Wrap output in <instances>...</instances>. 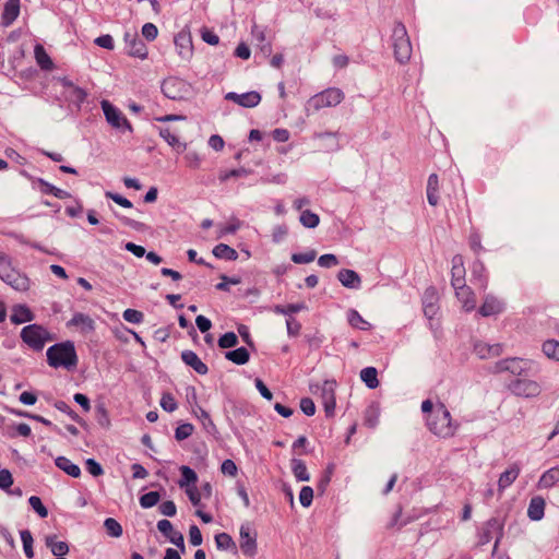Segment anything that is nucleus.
<instances>
[{"label":"nucleus","instance_id":"a18cd8bd","mask_svg":"<svg viewBox=\"0 0 559 559\" xmlns=\"http://www.w3.org/2000/svg\"><path fill=\"white\" fill-rule=\"evenodd\" d=\"M299 221L306 228H316L320 223V217L316 213L305 210L301 212Z\"/></svg>","mask_w":559,"mask_h":559},{"label":"nucleus","instance_id":"20e7f679","mask_svg":"<svg viewBox=\"0 0 559 559\" xmlns=\"http://www.w3.org/2000/svg\"><path fill=\"white\" fill-rule=\"evenodd\" d=\"M392 47L394 57L400 63H405L412 55V44L403 23L396 22L392 29Z\"/></svg>","mask_w":559,"mask_h":559},{"label":"nucleus","instance_id":"9d476101","mask_svg":"<svg viewBox=\"0 0 559 559\" xmlns=\"http://www.w3.org/2000/svg\"><path fill=\"white\" fill-rule=\"evenodd\" d=\"M532 367V361L522 358H508L496 362L495 371H509L514 376L526 374Z\"/></svg>","mask_w":559,"mask_h":559},{"label":"nucleus","instance_id":"7ed1b4c3","mask_svg":"<svg viewBox=\"0 0 559 559\" xmlns=\"http://www.w3.org/2000/svg\"><path fill=\"white\" fill-rule=\"evenodd\" d=\"M344 99V93L338 88H328L310 97L306 105L305 111L307 116L329 107H335Z\"/></svg>","mask_w":559,"mask_h":559},{"label":"nucleus","instance_id":"f03ea898","mask_svg":"<svg viewBox=\"0 0 559 559\" xmlns=\"http://www.w3.org/2000/svg\"><path fill=\"white\" fill-rule=\"evenodd\" d=\"M47 361L53 368L71 369L78 364L74 344L70 341L55 344L47 349Z\"/></svg>","mask_w":559,"mask_h":559},{"label":"nucleus","instance_id":"e433bc0d","mask_svg":"<svg viewBox=\"0 0 559 559\" xmlns=\"http://www.w3.org/2000/svg\"><path fill=\"white\" fill-rule=\"evenodd\" d=\"M35 59L38 66L44 70H51L53 63L41 45H36L34 48Z\"/></svg>","mask_w":559,"mask_h":559},{"label":"nucleus","instance_id":"ddd939ff","mask_svg":"<svg viewBox=\"0 0 559 559\" xmlns=\"http://www.w3.org/2000/svg\"><path fill=\"white\" fill-rule=\"evenodd\" d=\"M124 43L127 45V53L132 57L145 59L147 57V47L135 32H126Z\"/></svg>","mask_w":559,"mask_h":559},{"label":"nucleus","instance_id":"603ef678","mask_svg":"<svg viewBox=\"0 0 559 559\" xmlns=\"http://www.w3.org/2000/svg\"><path fill=\"white\" fill-rule=\"evenodd\" d=\"M317 257L316 250H309L304 253L292 254V261L297 264H307L312 262Z\"/></svg>","mask_w":559,"mask_h":559},{"label":"nucleus","instance_id":"bb28decb","mask_svg":"<svg viewBox=\"0 0 559 559\" xmlns=\"http://www.w3.org/2000/svg\"><path fill=\"white\" fill-rule=\"evenodd\" d=\"M35 318L34 313L31 309L25 305H15L12 308V313L10 320L14 324H22L25 322H31Z\"/></svg>","mask_w":559,"mask_h":559},{"label":"nucleus","instance_id":"4d7b16f0","mask_svg":"<svg viewBox=\"0 0 559 559\" xmlns=\"http://www.w3.org/2000/svg\"><path fill=\"white\" fill-rule=\"evenodd\" d=\"M238 344V337L234 332H227L222 335L218 340V346L221 348H230Z\"/></svg>","mask_w":559,"mask_h":559},{"label":"nucleus","instance_id":"c9c22d12","mask_svg":"<svg viewBox=\"0 0 559 559\" xmlns=\"http://www.w3.org/2000/svg\"><path fill=\"white\" fill-rule=\"evenodd\" d=\"M180 472H181V478L178 481V485L181 488L186 489V488H188V486H195V483L198 480V475L192 468L183 465L180 467Z\"/></svg>","mask_w":559,"mask_h":559},{"label":"nucleus","instance_id":"09e8293b","mask_svg":"<svg viewBox=\"0 0 559 559\" xmlns=\"http://www.w3.org/2000/svg\"><path fill=\"white\" fill-rule=\"evenodd\" d=\"M485 265L480 261H475L472 267V276L478 281L480 287L485 288L487 285V280L484 276Z\"/></svg>","mask_w":559,"mask_h":559},{"label":"nucleus","instance_id":"13d9d810","mask_svg":"<svg viewBox=\"0 0 559 559\" xmlns=\"http://www.w3.org/2000/svg\"><path fill=\"white\" fill-rule=\"evenodd\" d=\"M193 430H194L193 425L188 424V423L181 424L176 428L175 438L178 441H182V440L189 438L192 435Z\"/></svg>","mask_w":559,"mask_h":559},{"label":"nucleus","instance_id":"052dcab7","mask_svg":"<svg viewBox=\"0 0 559 559\" xmlns=\"http://www.w3.org/2000/svg\"><path fill=\"white\" fill-rule=\"evenodd\" d=\"M185 159L187 162V166L192 169L199 168L202 163V156L195 151L188 152L185 155Z\"/></svg>","mask_w":559,"mask_h":559},{"label":"nucleus","instance_id":"5fc2aeb1","mask_svg":"<svg viewBox=\"0 0 559 559\" xmlns=\"http://www.w3.org/2000/svg\"><path fill=\"white\" fill-rule=\"evenodd\" d=\"M28 502H29V506L32 507V509L40 516V518H47L48 515V510L47 508L43 504L41 500L39 497L37 496H32L29 497L28 499Z\"/></svg>","mask_w":559,"mask_h":559},{"label":"nucleus","instance_id":"58836bf2","mask_svg":"<svg viewBox=\"0 0 559 559\" xmlns=\"http://www.w3.org/2000/svg\"><path fill=\"white\" fill-rule=\"evenodd\" d=\"M225 358L237 365H245L248 362L250 355L245 347H239L234 350H229L225 354Z\"/></svg>","mask_w":559,"mask_h":559},{"label":"nucleus","instance_id":"2eb2a0df","mask_svg":"<svg viewBox=\"0 0 559 559\" xmlns=\"http://www.w3.org/2000/svg\"><path fill=\"white\" fill-rule=\"evenodd\" d=\"M175 46L178 55L183 60H190L193 55L192 38L188 31H180L175 37Z\"/></svg>","mask_w":559,"mask_h":559},{"label":"nucleus","instance_id":"37998d69","mask_svg":"<svg viewBox=\"0 0 559 559\" xmlns=\"http://www.w3.org/2000/svg\"><path fill=\"white\" fill-rule=\"evenodd\" d=\"M38 182L41 186V192L46 194H52L61 200L70 198L69 192L52 186L51 183L45 181L44 179H39Z\"/></svg>","mask_w":559,"mask_h":559},{"label":"nucleus","instance_id":"4c0bfd02","mask_svg":"<svg viewBox=\"0 0 559 559\" xmlns=\"http://www.w3.org/2000/svg\"><path fill=\"white\" fill-rule=\"evenodd\" d=\"M360 379L369 389H376L379 385L378 372L373 367H366L360 371Z\"/></svg>","mask_w":559,"mask_h":559},{"label":"nucleus","instance_id":"864d4df0","mask_svg":"<svg viewBox=\"0 0 559 559\" xmlns=\"http://www.w3.org/2000/svg\"><path fill=\"white\" fill-rule=\"evenodd\" d=\"M96 418L99 426L103 428L110 427V418L106 407L103 404L96 406Z\"/></svg>","mask_w":559,"mask_h":559},{"label":"nucleus","instance_id":"bf43d9fd","mask_svg":"<svg viewBox=\"0 0 559 559\" xmlns=\"http://www.w3.org/2000/svg\"><path fill=\"white\" fill-rule=\"evenodd\" d=\"M313 500V489L310 486H304L299 492L300 504L305 508L311 506Z\"/></svg>","mask_w":559,"mask_h":559},{"label":"nucleus","instance_id":"6e6d98bb","mask_svg":"<svg viewBox=\"0 0 559 559\" xmlns=\"http://www.w3.org/2000/svg\"><path fill=\"white\" fill-rule=\"evenodd\" d=\"M249 173L250 171L248 169L241 167L238 169L222 171L219 174L218 178L222 182H225V181L229 180L230 178L248 176Z\"/></svg>","mask_w":559,"mask_h":559},{"label":"nucleus","instance_id":"412c9836","mask_svg":"<svg viewBox=\"0 0 559 559\" xmlns=\"http://www.w3.org/2000/svg\"><path fill=\"white\" fill-rule=\"evenodd\" d=\"M503 309L504 305L501 300L492 295H487L481 307L479 308V313L483 317H489L502 312Z\"/></svg>","mask_w":559,"mask_h":559},{"label":"nucleus","instance_id":"5701e85b","mask_svg":"<svg viewBox=\"0 0 559 559\" xmlns=\"http://www.w3.org/2000/svg\"><path fill=\"white\" fill-rule=\"evenodd\" d=\"M475 354L481 359H488L492 357H497L502 353L501 344L489 345L485 342H477L474 345Z\"/></svg>","mask_w":559,"mask_h":559},{"label":"nucleus","instance_id":"f257e3e1","mask_svg":"<svg viewBox=\"0 0 559 559\" xmlns=\"http://www.w3.org/2000/svg\"><path fill=\"white\" fill-rule=\"evenodd\" d=\"M421 412L426 414V426L428 430L441 439H449L455 436L460 424L453 420L447 406L431 400H425L421 403Z\"/></svg>","mask_w":559,"mask_h":559},{"label":"nucleus","instance_id":"b1692460","mask_svg":"<svg viewBox=\"0 0 559 559\" xmlns=\"http://www.w3.org/2000/svg\"><path fill=\"white\" fill-rule=\"evenodd\" d=\"M181 359L199 374H206L209 371L207 366L192 350H183L181 353Z\"/></svg>","mask_w":559,"mask_h":559},{"label":"nucleus","instance_id":"4468645a","mask_svg":"<svg viewBox=\"0 0 559 559\" xmlns=\"http://www.w3.org/2000/svg\"><path fill=\"white\" fill-rule=\"evenodd\" d=\"M335 388L336 382L326 380L324 381L318 389L320 390V395L322 400V404L324 406V411L326 416H333L335 409Z\"/></svg>","mask_w":559,"mask_h":559},{"label":"nucleus","instance_id":"de8ad7c7","mask_svg":"<svg viewBox=\"0 0 559 559\" xmlns=\"http://www.w3.org/2000/svg\"><path fill=\"white\" fill-rule=\"evenodd\" d=\"M107 534L111 537H120L122 535V526L112 518H108L104 522Z\"/></svg>","mask_w":559,"mask_h":559},{"label":"nucleus","instance_id":"680f3d73","mask_svg":"<svg viewBox=\"0 0 559 559\" xmlns=\"http://www.w3.org/2000/svg\"><path fill=\"white\" fill-rule=\"evenodd\" d=\"M122 317L126 321L130 323L139 324L143 321V313L135 309H127L123 311Z\"/></svg>","mask_w":559,"mask_h":559},{"label":"nucleus","instance_id":"c756f323","mask_svg":"<svg viewBox=\"0 0 559 559\" xmlns=\"http://www.w3.org/2000/svg\"><path fill=\"white\" fill-rule=\"evenodd\" d=\"M20 14V0H8L2 13V24L11 25Z\"/></svg>","mask_w":559,"mask_h":559},{"label":"nucleus","instance_id":"423d86ee","mask_svg":"<svg viewBox=\"0 0 559 559\" xmlns=\"http://www.w3.org/2000/svg\"><path fill=\"white\" fill-rule=\"evenodd\" d=\"M0 278L17 292H27L31 287L29 278L12 267L9 259L3 266H0Z\"/></svg>","mask_w":559,"mask_h":559},{"label":"nucleus","instance_id":"f704fd0d","mask_svg":"<svg viewBox=\"0 0 559 559\" xmlns=\"http://www.w3.org/2000/svg\"><path fill=\"white\" fill-rule=\"evenodd\" d=\"M213 254L218 259L235 261L238 258L237 251L225 243H219L213 248Z\"/></svg>","mask_w":559,"mask_h":559},{"label":"nucleus","instance_id":"f3484780","mask_svg":"<svg viewBox=\"0 0 559 559\" xmlns=\"http://www.w3.org/2000/svg\"><path fill=\"white\" fill-rule=\"evenodd\" d=\"M158 531L164 534L170 543L176 545L181 551H185V539L183 535L180 532L174 530V526L168 520H160L157 522Z\"/></svg>","mask_w":559,"mask_h":559},{"label":"nucleus","instance_id":"3c124183","mask_svg":"<svg viewBox=\"0 0 559 559\" xmlns=\"http://www.w3.org/2000/svg\"><path fill=\"white\" fill-rule=\"evenodd\" d=\"M159 493L157 491H150L140 498V504L144 509L154 507L159 501Z\"/></svg>","mask_w":559,"mask_h":559},{"label":"nucleus","instance_id":"a211bd4d","mask_svg":"<svg viewBox=\"0 0 559 559\" xmlns=\"http://www.w3.org/2000/svg\"><path fill=\"white\" fill-rule=\"evenodd\" d=\"M313 140L322 142L321 144L318 145L319 150H323L325 152H334L340 148L336 132H316L313 134Z\"/></svg>","mask_w":559,"mask_h":559},{"label":"nucleus","instance_id":"f8f14e48","mask_svg":"<svg viewBox=\"0 0 559 559\" xmlns=\"http://www.w3.org/2000/svg\"><path fill=\"white\" fill-rule=\"evenodd\" d=\"M66 325L68 329H74L84 336L94 333L96 330L95 320L90 314L83 312H74Z\"/></svg>","mask_w":559,"mask_h":559},{"label":"nucleus","instance_id":"aec40b11","mask_svg":"<svg viewBox=\"0 0 559 559\" xmlns=\"http://www.w3.org/2000/svg\"><path fill=\"white\" fill-rule=\"evenodd\" d=\"M454 290L457 299L462 304V307L464 308L465 311H472L475 309L476 298L471 287L463 285L454 288Z\"/></svg>","mask_w":559,"mask_h":559},{"label":"nucleus","instance_id":"4be33fe9","mask_svg":"<svg viewBox=\"0 0 559 559\" xmlns=\"http://www.w3.org/2000/svg\"><path fill=\"white\" fill-rule=\"evenodd\" d=\"M437 300H438L437 290L433 287L427 288L424 294L423 304H424V313L428 319H432L437 314V311H438Z\"/></svg>","mask_w":559,"mask_h":559},{"label":"nucleus","instance_id":"9b49d317","mask_svg":"<svg viewBox=\"0 0 559 559\" xmlns=\"http://www.w3.org/2000/svg\"><path fill=\"white\" fill-rule=\"evenodd\" d=\"M239 546L242 554L247 557H253L257 554V533L252 530L250 523H243L239 531Z\"/></svg>","mask_w":559,"mask_h":559},{"label":"nucleus","instance_id":"6ab92c4d","mask_svg":"<svg viewBox=\"0 0 559 559\" xmlns=\"http://www.w3.org/2000/svg\"><path fill=\"white\" fill-rule=\"evenodd\" d=\"M451 285L453 288L465 285V267L463 257L456 254L452 258Z\"/></svg>","mask_w":559,"mask_h":559},{"label":"nucleus","instance_id":"473e14b6","mask_svg":"<svg viewBox=\"0 0 559 559\" xmlns=\"http://www.w3.org/2000/svg\"><path fill=\"white\" fill-rule=\"evenodd\" d=\"M292 472L298 481L310 480V474L308 473L307 466L304 461L299 459H293L290 461Z\"/></svg>","mask_w":559,"mask_h":559},{"label":"nucleus","instance_id":"c85d7f7f","mask_svg":"<svg viewBox=\"0 0 559 559\" xmlns=\"http://www.w3.org/2000/svg\"><path fill=\"white\" fill-rule=\"evenodd\" d=\"M545 500L543 497H533L527 508V516L532 521H540L545 514Z\"/></svg>","mask_w":559,"mask_h":559},{"label":"nucleus","instance_id":"774afa93","mask_svg":"<svg viewBox=\"0 0 559 559\" xmlns=\"http://www.w3.org/2000/svg\"><path fill=\"white\" fill-rule=\"evenodd\" d=\"M142 35L147 40H154L158 35V29L153 23H146L142 27Z\"/></svg>","mask_w":559,"mask_h":559},{"label":"nucleus","instance_id":"79ce46f5","mask_svg":"<svg viewBox=\"0 0 559 559\" xmlns=\"http://www.w3.org/2000/svg\"><path fill=\"white\" fill-rule=\"evenodd\" d=\"M347 321L355 329L366 331L370 328V324L354 309L347 312Z\"/></svg>","mask_w":559,"mask_h":559},{"label":"nucleus","instance_id":"0eeeda50","mask_svg":"<svg viewBox=\"0 0 559 559\" xmlns=\"http://www.w3.org/2000/svg\"><path fill=\"white\" fill-rule=\"evenodd\" d=\"M21 337L34 350H41L45 344L50 341L48 331L38 324H29L23 328Z\"/></svg>","mask_w":559,"mask_h":559},{"label":"nucleus","instance_id":"0e129e2a","mask_svg":"<svg viewBox=\"0 0 559 559\" xmlns=\"http://www.w3.org/2000/svg\"><path fill=\"white\" fill-rule=\"evenodd\" d=\"M305 308H306V306L304 304H290L286 307L276 306L275 312L281 313V314H290V313L299 312V311L304 310Z\"/></svg>","mask_w":559,"mask_h":559},{"label":"nucleus","instance_id":"dca6fc26","mask_svg":"<svg viewBox=\"0 0 559 559\" xmlns=\"http://www.w3.org/2000/svg\"><path fill=\"white\" fill-rule=\"evenodd\" d=\"M225 98L246 108L255 107L261 102V95L255 91L247 92L243 94L229 92L226 94Z\"/></svg>","mask_w":559,"mask_h":559},{"label":"nucleus","instance_id":"39448f33","mask_svg":"<svg viewBox=\"0 0 559 559\" xmlns=\"http://www.w3.org/2000/svg\"><path fill=\"white\" fill-rule=\"evenodd\" d=\"M162 92L169 99L182 100L192 95V86L180 78L169 76L163 81Z\"/></svg>","mask_w":559,"mask_h":559},{"label":"nucleus","instance_id":"338daca9","mask_svg":"<svg viewBox=\"0 0 559 559\" xmlns=\"http://www.w3.org/2000/svg\"><path fill=\"white\" fill-rule=\"evenodd\" d=\"M105 195H106V198L112 200L115 203L119 204L122 207H126V209L132 207V203L128 199H126L124 197H122L118 193L107 191L105 193Z\"/></svg>","mask_w":559,"mask_h":559},{"label":"nucleus","instance_id":"6e6552de","mask_svg":"<svg viewBox=\"0 0 559 559\" xmlns=\"http://www.w3.org/2000/svg\"><path fill=\"white\" fill-rule=\"evenodd\" d=\"M102 109L104 111L106 121L115 129L120 131H129L132 132V126L126 118V116L114 105H111L108 100L104 99L100 103Z\"/></svg>","mask_w":559,"mask_h":559},{"label":"nucleus","instance_id":"e2e57ef3","mask_svg":"<svg viewBox=\"0 0 559 559\" xmlns=\"http://www.w3.org/2000/svg\"><path fill=\"white\" fill-rule=\"evenodd\" d=\"M160 406L164 411L171 413L177 408V403L170 393H164L160 399Z\"/></svg>","mask_w":559,"mask_h":559},{"label":"nucleus","instance_id":"c03bdc74","mask_svg":"<svg viewBox=\"0 0 559 559\" xmlns=\"http://www.w3.org/2000/svg\"><path fill=\"white\" fill-rule=\"evenodd\" d=\"M66 96L68 99L78 106H80L86 98V93L81 87H78L73 85L72 83H69V91H67Z\"/></svg>","mask_w":559,"mask_h":559},{"label":"nucleus","instance_id":"2f4dec72","mask_svg":"<svg viewBox=\"0 0 559 559\" xmlns=\"http://www.w3.org/2000/svg\"><path fill=\"white\" fill-rule=\"evenodd\" d=\"M158 134L164 139L171 147L182 152L187 148V144L179 141V138L171 132L169 128H159Z\"/></svg>","mask_w":559,"mask_h":559},{"label":"nucleus","instance_id":"7c9ffc66","mask_svg":"<svg viewBox=\"0 0 559 559\" xmlns=\"http://www.w3.org/2000/svg\"><path fill=\"white\" fill-rule=\"evenodd\" d=\"M559 481V466H554L543 473L538 480V488L549 489Z\"/></svg>","mask_w":559,"mask_h":559},{"label":"nucleus","instance_id":"1a4fd4ad","mask_svg":"<svg viewBox=\"0 0 559 559\" xmlns=\"http://www.w3.org/2000/svg\"><path fill=\"white\" fill-rule=\"evenodd\" d=\"M510 391L520 397L533 399L542 393V385L531 379L519 378L509 384Z\"/></svg>","mask_w":559,"mask_h":559},{"label":"nucleus","instance_id":"69168bd1","mask_svg":"<svg viewBox=\"0 0 559 559\" xmlns=\"http://www.w3.org/2000/svg\"><path fill=\"white\" fill-rule=\"evenodd\" d=\"M318 264L321 267L329 269V267L336 266L338 264V260H337L336 255H334L332 253H326V254L321 255L318 259Z\"/></svg>","mask_w":559,"mask_h":559},{"label":"nucleus","instance_id":"a19ab883","mask_svg":"<svg viewBox=\"0 0 559 559\" xmlns=\"http://www.w3.org/2000/svg\"><path fill=\"white\" fill-rule=\"evenodd\" d=\"M542 350L547 358L559 362V341H545L543 343Z\"/></svg>","mask_w":559,"mask_h":559},{"label":"nucleus","instance_id":"72a5a7b5","mask_svg":"<svg viewBox=\"0 0 559 559\" xmlns=\"http://www.w3.org/2000/svg\"><path fill=\"white\" fill-rule=\"evenodd\" d=\"M56 466L62 469L64 473L72 477H79L81 475L80 467L72 463L69 459L66 456H58L55 460Z\"/></svg>","mask_w":559,"mask_h":559},{"label":"nucleus","instance_id":"8fccbe9b","mask_svg":"<svg viewBox=\"0 0 559 559\" xmlns=\"http://www.w3.org/2000/svg\"><path fill=\"white\" fill-rule=\"evenodd\" d=\"M241 227V222L237 218H233L229 223L218 226V238L224 237L228 234H235Z\"/></svg>","mask_w":559,"mask_h":559},{"label":"nucleus","instance_id":"393cba45","mask_svg":"<svg viewBox=\"0 0 559 559\" xmlns=\"http://www.w3.org/2000/svg\"><path fill=\"white\" fill-rule=\"evenodd\" d=\"M520 475V467L518 464H512L509 466L508 469H506L503 473L500 474L498 479V490L499 492H502L508 487H510L514 480Z\"/></svg>","mask_w":559,"mask_h":559},{"label":"nucleus","instance_id":"cd10ccee","mask_svg":"<svg viewBox=\"0 0 559 559\" xmlns=\"http://www.w3.org/2000/svg\"><path fill=\"white\" fill-rule=\"evenodd\" d=\"M45 544L57 558H64L69 552V545L66 542L58 540L56 535H47Z\"/></svg>","mask_w":559,"mask_h":559},{"label":"nucleus","instance_id":"49530a36","mask_svg":"<svg viewBox=\"0 0 559 559\" xmlns=\"http://www.w3.org/2000/svg\"><path fill=\"white\" fill-rule=\"evenodd\" d=\"M20 535H21V539L23 543V549H24L25 556L28 559H32L34 557L33 536L28 530L21 531Z\"/></svg>","mask_w":559,"mask_h":559},{"label":"nucleus","instance_id":"a878e982","mask_svg":"<svg viewBox=\"0 0 559 559\" xmlns=\"http://www.w3.org/2000/svg\"><path fill=\"white\" fill-rule=\"evenodd\" d=\"M338 281L343 286L352 289H358L361 285L360 276L354 270L343 269L337 274Z\"/></svg>","mask_w":559,"mask_h":559},{"label":"nucleus","instance_id":"ea45409f","mask_svg":"<svg viewBox=\"0 0 559 559\" xmlns=\"http://www.w3.org/2000/svg\"><path fill=\"white\" fill-rule=\"evenodd\" d=\"M215 544L219 550H231L236 552L237 547L231 536L227 533H219L215 535Z\"/></svg>","mask_w":559,"mask_h":559}]
</instances>
